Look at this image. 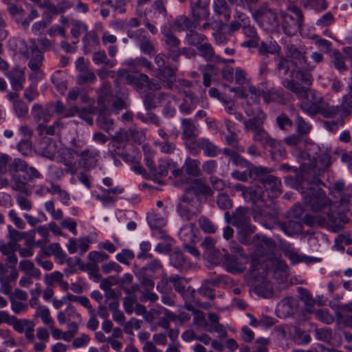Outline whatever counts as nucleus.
<instances>
[{
	"label": "nucleus",
	"mask_w": 352,
	"mask_h": 352,
	"mask_svg": "<svg viewBox=\"0 0 352 352\" xmlns=\"http://www.w3.org/2000/svg\"><path fill=\"white\" fill-rule=\"evenodd\" d=\"M308 98H311L312 100H307L300 104L302 110L310 116H314L317 113H321L324 117L332 116L339 111L338 106H329L322 101L320 96H316L314 92H310L307 95Z\"/></svg>",
	"instance_id": "obj_4"
},
{
	"label": "nucleus",
	"mask_w": 352,
	"mask_h": 352,
	"mask_svg": "<svg viewBox=\"0 0 352 352\" xmlns=\"http://www.w3.org/2000/svg\"><path fill=\"white\" fill-rule=\"evenodd\" d=\"M210 0H190L192 13L194 17L206 19L209 16L207 7Z\"/></svg>",
	"instance_id": "obj_16"
},
{
	"label": "nucleus",
	"mask_w": 352,
	"mask_h": 352,
	"mask_svg": "<svg viewBox=\"0 0 352 352\" xmlns=\"http://www.w3.org/2000/svg\"><path fill=\"white\" fill-rule=\"evenodd\" d=\"M166 58L164 54H160L155 57L154 61L160 72L159 78L161 80L167 78L169 81H172L175 75V69L168 66Z\"/></svg>",
	"instance_id": "obj_15"
},
{
	"label": "nucleus",
	"mask_w": 352,
	"mask_h": 352,
	"mask_svg": "<svg viewBox=\"0 0 352 352\" xmlns=\"http://www.w3.org/2000/svg\"><path fill=\"white\" fill-rule=\"evenodd\" d=\"M230 90L231 91L235 92L236 96L238 98H245L250 95V99L253 101L254 103L257 104L260 102L261 91L253 85H248V91L249 94H246L245 91L241 88L230 87Z\"/></svg>",
	"instance_id": "obj_23"
},
{
	"label": "nucleus",
	"mask_w": 352,
	"mask_h": 352,
	"mask_svg": "<svg viewBox=\"0 0 352 352\" xmlns=\"http://www.w3.org/2000/svg\"><path fill=\"white\" fill-rule=\"evenodd\" d=\"M251 276L256 280L254 292L258 296L264 298H270L273 294V289L271 283L265 278V270L260 263L253 261L251 264Z\"/></svg>",
	"instance_id": "obj_6"
},
{
	"label": "nucleus",
	"mask_w": 352,
	"mask_h": 352,
	"mask_svg": "<svg viewBox=\"0 0 352 352\" xmlns=\"http://www.w3.org/2000/svg\"><path fill=\"white\" fill-rule=\"evenodd\" d=\"M38 149L43 156L52 159L57 152L56 143L50 138H44L39 144Z\"/></svg>",
	"instance_id": "obj_25"
},
{
	"label": "nucleus",
	"mask_w": 352,
	"mask_h": 352,
	"mask_svg": "<svg viewBox=\"0 0 352 352\" xmlns=\"http://www.w3.org/2000/svg\"><path fill=\"white\" fill-rule=\"evenodd\" d=\"M96 124L100 129L104 130L107 133H110L115 128L113 120L102 113L98 115L96 119Z\"/></svg>",
	"instance_id": "obj_38"
},
{
	"label": "nucleus",
	"mask_w": 352,
	"mask_h": 352,
	"mask_svg": "<svg viewBox=\"0 0 352 352\" xmlns=\"http://www.w3.org/2000/svg\"><path fill=\"white\" fill-rule=\"evenodd\" d=\"M19 268L24 272L27 276H32L35 278H39L41 276V271L36 268L34 263L28 260H23L19 263Z\"/></svg>",
	"instance_id": "obj_34"
},
{
	"label": "nucleus",
	"mask_w": 352,
	"mask_h": 352,
	"mask_svg": "<svg viewBox=\"0 0 352 352\" xmlns=\"http://www.w3.org/2000/svg\"><path fill=\"white\" fill-rule=\"evenodd\" d=\"M175 28L178 31H183L186 30H191L196 28L197 25L196 23H192L186 16H179L175 21Z\"/></svg>",
	"instance_id": "obj_40"
},
{
	"label": "nucleus",
	"mask_w": 352,
	"mask_h": 352,
	"mask_svg": "<svg viewBox=\"0 0 352 352\" xmlns=\"http://www.w3.org/2000/svg\"><path fill=\"white\" fill-rule=\"evenodd\" d=\"M279 50V45L275 41L272 40L263 41L258 49L259 52L263 55H267L268 54H275L278 53Z\"/></svg>",
	"instance_id": "obj_39"
},
{
	"label": "nucleus",
	"mask_w": 352,
	"mask_h": 352,
	"mask_svg": "<svg viewBox=\"0 0 352 352\" xmlns=\"http://www.w3.org/2000/svg\"><path fill=\"white\" fill-rule=\"evenodd\" d=\"M186 182L187 184H190V186L186 188L185 194L178 204L177 211L184 220L188 221L200 212V210L194 206L196 203L193 195L196 197L212 196L213 190L199 179L186 178Z\"/></svg>",
	"instance_id": "obj_1"
},
{
	"label": "nucleus",
	"mask_w": 352,
	"mask_h": 352,
	"mask_svg": "<svg viewBox=\"0 0 352 352\" xmlns=\"http://www.w3.org/2000/svg\"><path fill=\"white\" fill-rule=\"evenodd\" d=\"M250 222L247 208L240 207L233 212L232 224L236 228L238 239L241 243L249 244L250 235L255 232L256 228Z\"/></svg>",
	"instance_id": "obj_3"
},
{
	"label": "nucleus",
	"mask_w": 352,
	"mask_h": 352,
	"mask_svg": "<svg viewBox=\"0 0 352 352\" xmlns=\"http://www.w3.org/2000/svg\"><path fill=\"white\" fill-rule=\"evenodd\" d=\"M197 49L200 55L206 60H211L214 57V50L210 43H204Z\"/></svg>",
	"instance_id": "obj_51"
},
{
	"label": "nucleus",
	"mask_w": 352,
	"mask_h": 352,
	"mask_svg": "<svg viewBox=\"0 0 352 352\" xmlns=\"http://www.w3.org/2000/svg\"><path fill=\"white\" fill-rule=\"evenodd\" d=\"M212 6L216 14L223 16L226 21L230 19V13L226 0H214Z\"/></svg>",
	"instance_id": "obj_42"
},
{
	"label": "nucleus",
	"mask_w": 352,
	"mask_h": 352,
	"mask_svg": "<svg viewBox=\"0 0 352 352\" xmlns=\"http://www.w3.org/2000/svg\"><path fill=\"white\" fill-rule=\"evenodd\" d=\"M244 199L245 201H251L254 204L259 201H266L265 194L262 188L258 185L248 187L244 192Z\"/></svg>",
	"instance_id": "obj_17"
},
{
	"label": "nucleus",
	"mask_w": 352,
	"mask_h": 352,
	"mask_svg": "<svg viewBox=\"0 0 352 352\" xmlns=\"http://www.w3.org/2000/svg\"><path fill=\"white\" fill-rule=\"evenodd\" d=\"M273 276L279 283H284L288 276V267L282 261H276Z\"/></svg>",
	"instance_id": "obj_33"
},
{
	"label": "nucleus",
	"mask_w": 352,
	"mask_h": 352,
	"mask_svg": "<svg viewBox=\"0 0 352 352\" xmlns=\"http://www.w3.org/2000/svg\"><path fill=\"white\" fill-rule=\"evenodd\" d=\"M12 88L16 91H19L23 88V83L25 82V76L23 71L19 68L11 70L8 74Z\"/></svg>",
	"instance_id": "obj_26"
},
{
	"label": "nucleus",
	"mask_w": 352,
	"mask_h": 352,
	"mask_svg": "<svg viewBox=\"0 0 352 352\" xmlns=\"http://www.w3.org/2000/svg\"><path fill=\"white\" fill-rule=\"evenodd\" d=\"M186 174L192 177H199L201 175L200 169V161L190 157H186L182 166Z\"/></svg>",
	"instance_id": "obj_27"
},
{
	"label": "nucleus",
	"mask_w": 352,
	"mask_h": 352,
	"mask_svg": "<svg viewBox=\"0 0 352 352\" xmlns=\"http://www.w3.org/2000/svg\"><path fill=\"white\" fill-rule=\"evenodd\" d=\"M63 275L58 271L53 272L50 274H47L45 276V283L47 285L52 286L56 282H59L63 279Z\"/></svg>",
	"instance_id": "obj_63"
},
{
	"label": "nucleus",
	"mask_w": 352,
	"mask_h": 352,
	"mask_svg": "<svg viewBox=\"0 0 352 352\" xmlns=\"http://www.w3.org/2000/svg\"><path fill=\"white\" fill-rule=\"evenodd\" d=\"M302 185L304 201L312 210L320 211L331 205L330 199L320 187L321 182L318 178L303 182Z\"/></svg>",
	"instance_id": "obj_2"
},
{
	"label": "nucleus",
	"mask_w": 352,
	"mask_h": 352,
	"mask_svg": "<svg viewBox=\"0 0 352 352\" xmlns=\"http://www.w3.org/2000/svg\"><path fill=\"white\" fill-rule=\"evenodd\" d=\"M141 327V321L135 318H131L124 324V331L127 334H132L133 330H138Z\"/></svg>",
	"instance_id": "obj_60"
},
{
	"label": "nucleus",
	"mask_w": 352,
	"mask_h": 352,
	"mask_svg": "<svg viewBox=\"0 0 352 352\" xmlns=\"http://www.w3.org/2000/svg\"><path fill=\"white\" fill-rule=\"evenodd\" d=\"M186 38L190 45L197 46V47L203 44L206 39L205 35L192 31V30L187 34Z\"/></svg>",
	"instance_id": "obj_49"
},
{
	"label": "nucleus",
	"mask_w": 352,
	"mask_h": 352,
	"mask_svg": "<svg viewBox=\"0 0 352 352\" xmlns=\"http://www.w3.org/2000/svg\"><path fill=\"white\" fill-rule=\"evenodd\" d=\"M297 306V301L294 297H286L277 305V311L288 315L291 314Z\"/></svg>",
	"instance_id": "obj_29"
},
{
	"label": "nucleus",
	"mask_w": 352,
	"mask_h": 352,
	"mask_svg": "<svg viewBox=\"0 0 352 352\" xmlns=\"http://www.w3.org/2000/svg\"><path fill=\"white\" fill-rule=\"evenodd\" d=\"M223 265L228 272L232 274L242 272L244 269L243 263L234 255L227 254L224 257Z\"/></svg>",
	"instance_id": "obj_21"
},
{
	"label": "nucleus",
	"mask_w": 352,
	"mask_h": 352,
	"mask_svg": "<svg viewBox=\"0 0 352 352\" xmlns=\"http://www.w3.org/2000/svg\"><path fill=\"white\" fill-rule=\"evenodd\" d=\"M32 114L34 118L38 122H42L44 123L48 122L51 118L50 111L48 109H43V107L38 104H35L32 107Z\"/></svg>",
	"instance_id": "obj_32"
},
{
	"label": "nucleus",
	"mask_w": 352,
	"mask_h": 352,
	"mask_svg": "<svg viewBox=\"0 0 352 352\" xmlns=\"http://www.w3.org/2000/svg\"><path fill=\"white\" fill-rule=\"evenodd\" d=\"M11 310L16 314H22L28 312V303L16 300L14 297L10 298Z\"/></svg>",
	"instance_id": "obj_47"
},
{
	"label": "nucleus",
	"mask_w": 352,
	"mask_h": 352,
	"mask_svg": "<svg viewBox=\"0 0 352 352\" xmlns=\"http://www.w3.org/2000/svg\"><path fill=\"white\" fill-rule=\"evenodd\" d=\"M19 171L25 173L28 179L32 180L42 177L39 171L33 166H29L23 160L15 158L10 166V173H17Z\"/></svg>",
	"instance_id": "obj_11"
},
{
	"label": "nucleus",
	"mask_w": 352,
	"mask_h": 352,
	"mask_svg": "<svg viewBox=\"0 0 352 352\" xmlns=\"http://www.w3.org/2000/svg\"><path fill=\"white\" fill-rule=\"evenodd\" d=\"M197 229L195 224L189 223L184 226L179 232V236L184 244H191L195 242L196 239V233Z\"/></svg>",
	"instance_id": "obj_22"
},
{
	"label": "nucleus",
	"mask_w": 352,
	"mask_h": 352,
	"mask_svg": "<svg viewBox=\"0 0 352 352\" xmlns=\"http://www.w3.org/2000/svg\"><path fill=\"white\" fill-rule=\"evenodd\" d=\"M253 242L260 254H263L272 251L275 247V243L272 239L263 235H255L253 238Z\"/></svg>",
	"instance_id": "obj_19"
},
{
	"label": "nucleus",
	"mask_w": 352,
	"mask_h": 352,
	"mask_svg": "<svg viewBox=\"0 0 352 352\" xmlns=\"http://www.w3.org/2000/svg\"><path fill=\"white\" fill-rule=\"evenodd\" d=\"M333 63L335 67L340 72H344L346 70V66L344 63V57L339 52H335L333 56Z\"/></svg>",
	"instance_id": "obj_61"
},
{
	"label": "nucleus",
	"mask_w": 352,
	"mask_h": 352,
	"mask_svg": "<svg viewBox=\"0 0 352 352\" xmlns=\"http://www.w3.org/2000/svg\"><path fill=\"white\" fill-rule=\"evenodd\" d=\"M127 82L137 88L138 91L144 87L157 90L160 89L158 83H151L148 77L146 74H128L126 77Z\"/></svg>",
	"instance_id": "obj_13"
},
{
	"label": "nucleus",
	"mask_w": 352,
	"mask_h": 352,
	"mask_svg": "<svg viewBox=\"0 0 352 352\" xmlns=\"http://www.w3.org/2000/svg\"><path fill=\"white\" fill-rule=\"evenodd\" d=\"M283 232L288 236L298 234L302 231V225L296 221H289L282 226Z\"/></svg>",
	"instance_id": "obj_41"
},
{
	"label": "nucleus",
	"mask_w": 352,
	"mask_h": 352,
	"mask_svg": "<svg viewBox=\"0 0 352 352\" xmlns=\"http://www.w3.org/2000/svg\"><path fill=\"white\" fill-rule=\"evenodd\" d=\"M166 281L172 283L175 289L179 293L184 292L187 285V281L177 275L170 276L166 279Z\"/></svg>",
	"instance_id": "obj_48"
},
{
	"label": "nucleus",
	"mask_w": 352,
	"mask_h": 352,
	"mask_svg": "<svg viewBox=\"0 0 352 352\" xmlns=\"http://www.w3.org/2000/svg\"><path fill=\"white\" fill-rule=\"evenodd\" d=\"M253 16L261 25L270 30H273L279 25L280 16L278 14L270 8L258 9Z\"/></svg>",
	"instance_id": "obj_8"
},
{
	"label": "nucleus",
	"mask_w": 352,
	"mask_h": 352,
	"mask_svg": "<svg viewBox=\"0 0 352 352\" xmlns=\"http://www.w3.org/2000/svg\"><path fill=\"white\" fill-rule=\"evenodd\" d=\"M315 317L325 324H331L334 319L327 309H319L315 311Z\"/></svg>",
	"instance_id": "obj_59"
},
{
	"label": "nucleus",
	"mask_w": 352,
	"mask_h": 352,
	"mask_svg": "<svg viewBox=\"0 0 352 352\" xmlns=\"http://www.w3.org/2000/svg\"><path fill=\"white\" fill-rule=\"evenodd\" d=\"M172 168H175V163L169 160H161L159 161L158 166L155 167L153 176L155 178L164 177Z\"/></svg>",
	"instance_id": "obj_28"
},
{
	"label": "nucleus",
	"mask_w": 352,
	"mask_h": 352,
	"mask_svg": "<svg viewBox=\"0 0 352 352\" xmlns=\"http://www.w3.org/2000/svg\"><path fill=\"white\" fill-rule=\"evenodd\" d=\"M80 156L84 166L89 168L96 166L100 157V151L96 148H89L84 150Z\"/></svg>",
	"instance_id": "obj_20"
},
{
	"label": "nucleus",
	"mask_w": 352,
	"mask_h": 352,
	"mask_svg": "<svg viewBox=\"0 0 352 352\" xmlns=\"http://www.w3.org/2000/svg\"><path fill=\"white\" fill-rule=\"evenodd\" d=\"M201 138L197 140H188L185 141L186 147L193 155H198L201 151Z\"/></svg>",
	"instance_id": "obj_57"
},
{
	"label": "nucleus",
	"mask_w": 352,
	"mask_h": 352,
	"mask_svg": "<svg viewBox=\"0 0 352 352\" xmlns=\"http://www.w3.org/2000/svg\"><path fill=\"white\" fill-rule=\"evenodd\" d=\"M200 145L204 154L209 157L217 156L221 151L218 146H217L207 138H201Z\"/></svg>",
	"instance_id": "obj_35"
},
{
	"label": "nucleus",
	"mask_w": 352,
	"mask_h": 352,
	"mask_svg": "<svg viewBox=\"0 0 352 352\" xmlns=\"http://www.w3.org/2000/svg\"><path fill=\"white\" fill-rule=\"evenodd\" d=\"M13 109L16 115L19 118H23L26 116L28 108L26 104L22 100L14 101Z\"/></svg>",
	"instance_id": "obj_64"
},
{
	"label": "nucleus",
	"mask_w": 352,
	"mask_h": 352,
	"mask_svg": "<svg viewBox=\"0 0 352 352\" xmlns=\"http://www.w3.org/2000/svg\"><path fill=\"white\" fill-rule=\"evenodd\" d=\"M245 113L248 116H253L252 118L244 122L246 131H252L254 133L256 131L263 129V124L266 116L262 111H260L258 108H256L254 110L246 108Z\"/></svg>",
	"instance_id": "obj_9"
},
{
	"label": "nucleus",
	"mask_w": 352,
	"mask_h": 352,
	"mask_svg": "<svg viewBox=\"0 0 352 352\" xmlns=\"http://www.w3.org/2000/svg\"><path fill=\"white\" fill-rule=\"evenodd\" d=\"M182 136L185 141L193 139L198 134V130L190 119H182Z\"/></svg>",
	"instance_id": "obj_30"
},
{
	"label": "nucleus",
	"mask_w": 352,
	"mask_h": 352,
	"mask_svg": "<svg viewBox=\"0 0 352 352\" xmlns=\"http://www.w3.org/2000/svg\"><path fill=\"white\" fill-rule=\"evenodd\" d=\"M253 140L259 142L264 147H270L272 155L278 153L282 157L286 156V151L280 143L272 138L264 129H260L254 133Z\"/></svg>",
	"instance_id": "obj_7"
},
{
	"label": "nucleus",
	"mask_w": 352,
	"mask_h": 352,
	"mask_svg": "<svg viewBox=\"0 0 352 352\" xmlns=\"http://www.w3.org/2000/svg\"><path fill=\"white\" fill-rule=\"evenodd\" d=\"M253 168L247 169L244 171L235 170L232 173V176L233 178L241 181L246 182L249 178H253L255 179V174H251L252 170Z\"/></svg>",
	"instance_id": "obj_58"
},
{
	"label": "nucleus",
	"mask_w": 352,
	"mask_h": 352,
	"mask_svg": "<svg viewBox=\"0 0 352 352\" xmlns=\"http://www.w3.org/2000/svg\"><path fill=\"white\" fill-rule=\"evenodd\" d=\"M45 210L50 214L54 219L59 220L63 217V213L61 209H55L54 201L50 200L45 203Z\"/></svg>",
	"instance_id": "obj_50"
},
{
	"label": "nucleus",
	"mask_w": 352,
	"mask_h": 352,
	"mask_svg": "<svg viewBox=\"0 0 352 352\" xmlns=\"http://www.w3.org/2000/svg\"><path fill=\"white\" fill-rule=\"evenodd\" d=\"M162 33L164 35V42L166 43V47L169 52V56L173 60H176L180 55L179 48L180 41L168 28H164Z\"/></svg>",
	"instance_id": "obj_14"
},
{
	"label": "nucleus",
	"mask_w": 352,
	"mask_h": 352,
	"mask_svg": "<svg viewBox=\"0 0 352 352\" xmlns=\"http://www.w3.org/2000/svg\"><path fill=\"white\" fill-rule=\"evenodd\" d=\"M197 102V98L190 94H186L184 102L179 106V110L184 114H189L195 109Z\"/></svg>",
	"instance_id": "obj_37"
},
{
	"label": "nucleus",
	"mask_w": 352,
	"mask_h": 352,
	"mask_svg": "<svg viewBox=\"0 0 352 352\" xmlns=\"http://www.w3.org/2000/svg\"><path fill=\"white\" fill-rule=\"evenodd\" d=\"M32 318L34 320L41 319L47 326L54 325V320L52 318L50 309L45 305H39L36 307Z\"/></svg>",
	"instance_id": "obj_24"
},
{
	"label": "nucleus",
	"mask_w": 352,
	"mask_h": 352,
	"mask_svg": "<svg viewBox=\"0 0 352 352\" xmlns=\"http://www.w3.org/2000/svg\"><path fill=\"white\" fill-rule=\"evenodd\" d=\"M12 162L9 155L0 153V175L10 173V166Z\"/></svg>",
	"instance_id": "obj_53"
},
{
	"label": "nucleus",
	"mask_w": 352,
	"mask_h": 352,
	"mask_svg": "<svg viewBox=\"0 0 352 352\" xmlns=\"http://www.w3.org/2000/svg\"><path fill=\"white\" fill-rule=\"evenodd\" d=\"M250 173L255 174V179L258 180L263 185L267 192L265 197L272 199L280 194V180L269 175L267 168L260 166L254 168Z\"/></svg>",
	"instance_id": "obj_5"
},
{
	"label": "nucleus",
	"mask_w": 352,
	"mask_h": 352,
	"mask_svg": "<svg viewBox=\"0 0 352 352\" xmlns=\"http://www.w3.org/2000/svg\"><path fill=\"white\" fill-rule=\"evenodd\" d=\"M82 41L86 53L91 52L93 49H96L99 46V39L94 31L87 32L83 37Z\"/></svg>",
	"instance_id": "obj_31"
},
{
	"label": "nucleus",
	"mask_w": 352,
	"mask_h": 352,
	"mask_svg": "<svg viewBox=\"0 0 352 352\" xmlns=\"http://www.w3.org/2000/svg\"><path fill=\"white\" fill-rule=\"evenodd\" d=\"M284 254L287 257L293 264H296L304 261L305 256L300 255L298 251L290 245L285 246L283 249Z\"/></svg>",
	"instance_id": "obj_44"
},
{
	"label": "nucleus",
	"mask_w": 352,
	"mask_h": 352,
	"mask_svg": "<svg viewBox=\"0 0 352 352\" xmlns=\"http://www.w3.org/2000/svg\"><path fill=\"white\" fill-rule=\"evenodd\" d=\"M126 63L131 67V71L138 69L140 66L146 67L148 70L153 69L152 63L143 57L136 58L135 60H126Z\"/></svg>",
	"instance_id": "obj_46"
},
{
	"label": "nucleus",
	"mask_w": 352,
	"mask_h": 352,
	"mask_svg": "<svg viewBox=\"0 0 352 352\" xmlns=\"http://www.w3.org/2000/svg\"><path fill=\"white\" fill-rule=\"evenodd\" d=\"M314 223L322 227H327L333 232H338L346 223L344 219L339 214V217H336L333 214L328 212L327 217H320L315 215L314 217Z\"/></svg>",
	"instance_id": "obj_10"
},
{
	"label": "nucleus",
	"mask_w": 352,
	"mask_h": 352,
	"mask_svg": "<svg viewBox=\"0 0 352 352\" xmlns=\"http://www.w3.org/2000/svg\"><path fill=\"white\" fill-rule=\"evenodd\" d=\"M194 314L195 317L193 319V322L195 324L199 327H203L206 331L212 332V329L209 327V325L205 319L204 312L197 310V311H195Z\"/></svg>",
	"instance_id": "obj_56"
},
{
	"label": "nucleus",
	"mask_w": 352,
	"mask_h": 352,
	"mask_svg": "<svg viewBox=\"0 0 352 352\" xmlns=\"http://www.w3.org/2000/svg\"><path fill=\"white\" fill-rule=\"evenodd\" d=\"M166 218L164 209L162 211L156 210L147 217L148 224L153 230H161L166 223Z\"/></svg>",
	"instance_id": "obj_18"
},
{
	"label": "nucleus",
	"mask_w": 352,
	"mask_h": 352,
	"mask_svg": "<svg viewBox=\"0 0 352 352\" xmlns=\"http://www.w3.org/2000/svg\"><path fill=\"white\" fill-rule=\"evenodd\" d=\"M19 249V245L15 242H8L0 240V252L3 255H6L13 252H16Z\"/></svg>",
	"instance_id": "obj_55"
},
{
	"label": "nucleus",
	"mask_w": 352,
	"mask_h": 352,
	"mask_svg": "<svg viewBox=\"0 0 352 352\" xmlns=\"http://www.w3.org/2000/svg\"><path fill=\"white\" fill-rule=\"evenodd\" d=\"M77 80L79 84L94 82L96 80V77L92 71L87 69L80 72L78 75Z\"/></svg>",
	"instance_id": "obj_54"
},
{
	"label": "nucleus",
	"mask_w": 352,
	"mask_h": 352,
	"mask_svg": "<svg viewBox=\"0 0 352 352\" xmlns=\"http://www.w3.org/2000/svg\"><path fill=\"white\" fill-rule=\"evenodd\" d=\"M34 322L28 319H19L16 316L14 317L11 326L18 333H22L27 330L32 324Z\"/></svg>",
	"instance_id": "obj_45"
},
{
	"label": "nucleus",
	"mask_w": 352,
	"mask_h": 352,
	"mask_svg": "<svg viewBox=\"0 0 352 352\" xmlns=\"http://www.w3.org/2000/svg\"><path fill=\"white\" fill-rule=\"evenodd\" d=\"M283 84L286 89L292 91L298 96L302 95L305 93V89L298 86L293 80H285L283 81Z\"/></svg>",
	"instance_id": "obj_62"
},
{
	"label": "nucleus",
	"mask_w": 352,
	"mask_h": 352,
	"mask_svg": "<svg viewBox=\"0 0 352 352\" xmlns=\"http://www.w3.org/2000/svg\"><path fill=\"white\" fill-rule=\"evenodd\" d=\"M27 57L29 58L28 67L30 69L41 68L43 60V55L38 49L35 40L30 41V45L26 50Z\"/></svg>",
	"instance_id": "obj_12"
},
{
	"label": "nucleus",
	"mask_w": 352,
	"mask_h": 352,
	"mask_svg": "<svg viewBox=\"0 0 352 352\" xmlns=\"http://www.w3.org/2000/svg\"><path fill=\"white\" fill-rule=\"evenodd\" d=\"M250 23V19L244 14L236 12L234 20L230 25V31L234 32Z\"/></svg>",
	"instance_id": "obj_36"
},
{
	"label": "nucleus",
	"mask_w": 352,
	"mask_h": 352,
	"mask_svg": "<svg viewBox=\"0 0 352 352\" xmlns=\"http://www.w3.org/2000/svg\"><path fill=\"white\" fill-rule=\"evenodd\" d=\"M71 26V34L76 39L74 44H76L78 42V37L82 33L87 32L88 28L84 22L78 20L72 21Z\"/></svg>",
	"instance_id": "obj_43"
},
{
	"label": "nucleus",
	"mask_w": 352,
	"mask_h": 352,
	"mask_svg": "<svg viewBox=\"0 0 352 352\" xmlns=\"http://www.w3.org/2000/svg\"><path fill=\"white\" fill-rule=\"evenodd\" d=\"M116 283L115 278L113 276H109L101 280L100 287L106 292V298H108L112 296L114 294L113 291L111 289V287Z\"/></svg>",
	"instance_id": "obj_52"
}]
</instances>
